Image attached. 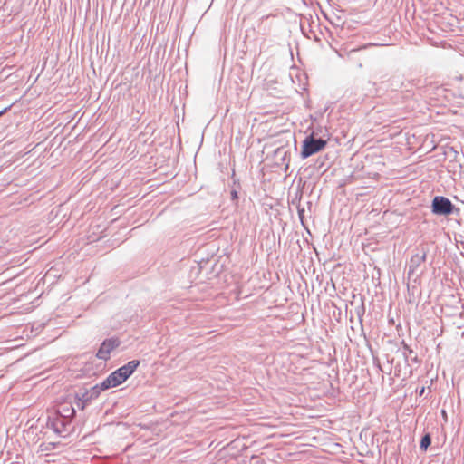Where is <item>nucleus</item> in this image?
<instances>
[{"mask_svg":"<svg viewBox=\"0 0 464 464\" xmlns=\"http://www.w3.org/2000/svg\"><path fill=\"white\" fill-rule=\"evenodd\" d=\"M139 360L130 361L128 363L112 372L103 382L102 386L110 389L123 383L140 365Z\"/></svg>","mask_w":464,"mask_h":464,"instance_id":"obj_1","label":"nucleus"},{"mask_svg":"<svg viewBox=\"0 0 464 464\" xmlns=\"http://www.w3.org/2000/svg\"><path fill=\"white\" fill-rule=\"evenodd\" d=\"M108 389L102 386V382L99 384L94 385L89 390H80L75 394L76 406L79 409L83 410L89 402L99 397L102 391Z\"/></svg>","mask_w":464,"mask_h":464,"instance_id":"obj_2","label":"nucleus"},{"mask_svg":"<svg viewBox=\"0 0 464 464\" xmlns=\"http://www.w3.org/2000/svg\"><path fill=\"white\" fill-rule=\"evenodd\" d=\"M458 211L459 208L444 196H435L431 201V212L434 215L448 217Z\"/></svg>","mask_w":464,"mask_h":464,"instance_id":"obj_3","label":"nucleus"},{"mask_svg":"<svg viewBox=\"0 0 464 464\" xmlns=\"http://www.w3.org/2000/svg\"><path fill=\"white\" fill-rule=\"evenodd\" d=\"M327 144V140L322 138H314V133L307 136L302 145L301 158L307 159L322 150Z\"/></svg>","mask_w":464,"mask_h":464,"instance_id":"obj_4","label":"nucleus"},{"mask_svg":"<svg viewBox=\"0 0 464 464\" xmlns=\"http://www.w3.org/2000/svg\"><path fill=\"white\" fill-rule=\"evenodd\" d=\"M428 255V249L425 247H420L417 249V252L411 256V259L408 263V277H413L416 276L419 277L422 270H420L421 266L426 262Z\"/></svg>","mask_w":464,"mask_h":464,"instance_id":"obj_5","label":"nucleus"},{"mask_svg":"<svg viewBox=\"0 0 464 464\" xmlns=\"http://www.w3.org/2000/svg\"><path fill=\"white\" fill-rule=\"evenodd\" d=\"M47 426L63 438H66L73 428L70 419H64L55 414L49 417Z\"/></svg>","mask_w":464,"mask_h":464,"instance_id":"obj_6","label":"nucleus"},{"mask_svg":"<svg viewBox=\"0 0 464 464\" xmlns=\"http://www.w3.org/2000/svg\"><path fill=\"white\" fill-rule=\"evenodd\" d=\"M121 342L118 338L116 337H111V338H108V339H105L97 353H96V357L100 360H103V361H107L110 359V353L115 349L117 348L119 345H120Z\"/></svg>","mask_w":464,"mask_h":464,"instance_id":"obj_7","label":"nucleus"},{"mask_svg":"<svg viewBox=\"0 0 464 464\" xmlns=\"http://www.w3.org/2000/svg\"><path fill=\"white\" fill-rule=\"evenodd\" d=\"M55 415L72 420L75 415V409L71 403L64 402L58 406Z\"/></svg>","mask_w":464,"mask_h":464,"instance_id":"obj_8","label":"nucleus"},{"mask_svg":"<svg viewBox=\"0 0 464 464\" xmlns=\"http://www.w3.org/2000/svg\"><path fill=\"white\" fill-rule=\"evenodd\" d=\"M430 444H431V436L430 433H426L425 435L422 436V438L420 440V448L421 450L426 451L428 450V448L430 446Z\"/></svg>","mask_w":464,"mask_h":464,"instance_id":"obj_9","label":"nucleus"},{"mask_svg":"<svg viewBox=\"0 0 464 464\" xmlns=\"http://www.w3.org/2000/svg\"><path fill=\"white\" fill-rule=\"evenodd\" d=\"M355 314L358 316L360 323L362 324V316L365 314V306L362 300L361 301V304L355 307Z\"/></svg>","mask_w":464,"mask_h":464,"instance_id":"obj_10","label":"nucleus"},{"mask_svg":"<svg viewBox=\"0 0 464 464\" xmlns=\"http://www.w3.org/2000/svg\"><path fill=\"white\" fill-rule=\"evenodd\" d=\"M402 344V347H403V356L405 358V360L407 361L408 360V353L411 354L413 353L412 349H411V347L403 341L401 343Z\"/></svg>","mask_w":464,"mask_h":464,"instance_id":"obj_11","label":"nucleus"},{"mask_svg":"<svg viewBox=\"0 0 464 464\" xmlns=\"http://www.w3.org/2000/svg\"><path fill=\"white\" fill-rule=\"evenodd\" d=\"M230 194H231L232 200H236L238 198L237 192L236 190H232Z\"/></svg>","mask_w":464,"mask_h":464,"instance_id":"obj_12","label":"nucleus"},{"mask_svg":"<svg viewBox=\"0 0 464 464\" xmlns=\"http://www.w3.org/2000/svg\"><path fill=\"white\" fill-rule=\"evenodd\" d=\"M11 106H7L0 111V117L10 110Z\"/></svg>","mask_w":464,"mask_h":464,"instance_id":"obj_13","label":"nucleus"},{"mask_svg":"<svg viewBox=\"0 0 464 464\" xmlns=\"http://www.w3.org/2000/svg\"><path fill=\"white\" fill-rule=\"evenodd\" d=\"M425 392V387H421L419 391H417L419 396H422Z\"/></svg>","mask_w":464,"mask_h":464,"instance_id":"obj_14","label":"nucleus"},{"mask_svg":"<svg viewBox=\"0 0 464 464\" xmlns=\"http://www.w3.org/2000/svg\"><path fill=\"white\" fill-rule=\"evenodd\" d=\"M412 361L414 362H418V359H417V356H415L414 358L411 359Z\"/></svg>","mask_w":464,"mask_h":464,"instance_id":"obj_15","label":"nucleus"},{"mask_svg":"<svg viewBox=\"0 0 464 464\" xmlns=\"http://www.w3.org/2000/svg\"><path fill=\"white\" fill-rule=\"evenodd\" d=\"M268 17H269V15L263 16V17H262V20L266 19V18H268Z\"/></svg>","mask_w":464,"mask_h":464,"instance_id":"obj_16","label":"nucleus"},{"mask_svg":"<svg viewBox=\"0 0 464 464\" xmlns=\"http://www.w3.org/2000/svg\"><path fill=\"white\" fill-rule=\"evenodd\" d=\"M303 211H304V210H302V211H301V210H299V216H300V218L302 217V213H303Z\"/></svg>","mask_w":464,"mask_h":464,"instance_id":"obj_17","label":"nucleus"}]
</instances>
